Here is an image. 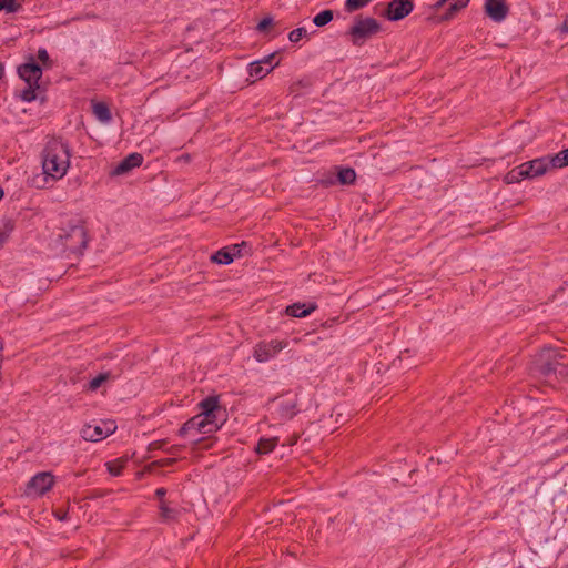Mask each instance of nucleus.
Masks as SVG:
<instances>
[{
	"label": "nucleus",
	"mask_w": 568,
	"mask_h": 568,
	"mask_svg": "<svg viewBox=\"0 0 568 568\" xmlns=\"http://www.w3.org/2000/svg\"><path fill=\"white\" fill-rule=\"evenodd\" d=\"M52 242L64 251L82 254L88 244V234L80 220L68 221L53 234Z\"/></svg>",
	"instance_id": "2"
},
{
	"label": "nucleus",
	"mask_w": 568,
	"mask_h": 568,
	"mask_svg": "<svg viewBox=\"0 0 568 568\" xmlns=\"http://www.w3.org/2000/svg\"><path fill=\"white\" fill-rule=\"evenodd\" d=\"M414 10V0H392L386 9V17L390 21H399Z\"/></svg>",
	"instance_id": "12"
},
{
	"label": "nucleus",
	"mask_w": 568,
	"mask_h": 568,
	"mask_svg": "<svg viewBox=\"0 0 568 568\" xmlns=\"http://www.w3.org/2000/svg\"><path fill=\"white\" fill-rule=\"evenodd\" d=\"M18 73L27 83L39 84V80L42 77V69L38 63L31 60L30 62L20 65L18 68Z\"/></svg>",
	"instance_id": "16"
},
{
	"label": "nucleus",
	"mask_w": 568,
	"mask_h": 568,
	"mask_svg": "<svg viewBox=\"0 0 568 568\" xmlns=\"http://www.w3.org/2000/svg\"><path fill=\"white\" fill-rule=\"evenodd\" d=\"M317 308L316 303L306 306L303 303H294L285 308V314L292 317H305Z\"/></svg>",
	"instance_id": "17"
},
{
	"label": "nucleus",
	"mask_w": 568,
	"mask_h": 568,
	"mask_svg": "<svg viewBox=\"0 0 568 568\" xmlns=\"http://www.w3.org/2000/svg\"><path fill=\"white\" fill-rule=\"evenodd\" d=\"M235 257L234 253H231L229 248H221L212 255L211 260L214 263L227 265L233 262Z\"/></svg>",
	"instance_id": "20"
},
{
	"label": "nucleus",
	"mask_w": 568,
	"mask_h": 568,
	"mask_svg": "<svg viewBox=\"0 0 568 568\" xmlns=\"http://www.w3.org/2000/svg\"><path fill=\"white\" fill-rule=\"evenodd\" d=\"M551 168H564L568 165V148L550 158Z\"/></svg>",
	"instance_id": "24"
},
{
	"label": "nucleus",
	"mask_w": 568,
	"mask_h": 568,
	"mask_svg": "<svg viewBox=\"0 0 568 568\" xmlns=\"http://www.w3.org/2000/svg\"><path fill=\"white\" fill-rule=\"evenodd\" d=\"M170 453H174L175 452V447L174 446H171V448L169 449Z\"/></svg>",
	"instance_id": "45"
},
{
	"label": "nucleus",
	"mask_w": 568,
	"mask_h": 568,
	"mask_svg": "<svg viewBox=\"0 0 568 568\" xmlns=\"http://www.w3.org/2000/svg\"><path fill=\"white\" fill-rule=\"evenodd\" d=\"M287 345L288 343L286 341H262L255 345L253 356L257 362L264 363L274 358L281 351L286 348Z\"/></svg>",
	"instance_id": "7"
},
{
	"label": "nucleus",
	"mask_w": 568,
	"mask_h": 568,
	"mask_svg": "<svg viewBox=\"0 0 568 568\" xmlns=\"http://www.w3.org/2000/svg\"><path fill=\"white\" fill-rule=\"evenodd\" d=\"M562 31L568 32V21H565L561 27Z\"/></svg>",
	"instance_id": "42"
},
{
	"label": "nucleus",
	"mask_w": 568,
	"mask_h": 568,
	"mask_svg": "<svg viewBox=\"0 0 568 568\" xmlns=\"http://www.w3.org/2000/svg\"><path fill=\"white\" fill-rule=\"evenodd\" d=\"M110 378V373H100L89 382L88 389L95 392L104 382Z\"/></svg>",
	"instance_id": "25"
},
{
	"label": "nucleus",
	"mask_w": 568,
	"mask_h": 568,
	"mask_svg": "<svg viewBox=\"0 0 568 568\" xmlns=\"http://www.w3.org/2000/svg\"><path fill=\"white\" fill-rule=\"evenodd\" d=\"M219 428L220 426L205 420V417L202 415H195L182 425L179 433L181 436L186 437L193 433L194 436L200 434H211L216 432Z\"/></svg>",
	"instance_id": "6"
},
{
	"label": "nucleus",
	"mask_w": 568,
	"mask_h": 568,
	"mask_svg": "<svg viewBox=\"0 0 568 568\" xmlns=\"http://www.w3.org/2000/svg\"><path fill=\"white\" fill-rule=\"evenodd\" d=\"M57 518L59 520H64L65 519V514L64 515L63 514H60V515L57 514Z\"/></svg>",
	"instance_id": "43"
},
{
	"label": "nucleus",
	"mask_w": 568,
	"mask_h": 568,
	"mask_svg": "<svg viewBox=\"0 0 568 568\" xmlns=\"http://www.w3.org/2000/svg\"><path fill=\"white\" fill-rule=\"evenodd\" d=\"M54 484V477L49 471H42L34 475L27 485L26 494L28 496L40 497L48 493Z\"/></svg>",
	"instance_id": "8"
},
{
	"label": "nucleus",
	"mask_w": 568,
	"mask_h": 568,
	"mask_svg": "<svg viewBox=\"0 0 568 568\" xmlns=\"http://www.w3.org/2000/svg\"><path fill=\"white\" fill-rule=\"evenodd\" d=\"M277 438H261L256 446V453L260 455L271 453L276 446Z\"/></svg>",
	"instance_id": "23"
},
{
	"label": "nucleus",
	"mask_w": 568,
	"mask_h": 568,
	"mask_svg": "<svg viewBox=\"0 0 568 568\" xmlns=\"http://www.w3.org/2000/svg\"><path fill=\"white\" fill-rule=\"evenodd\" d=\"M274 69V65L266 68L260 61H255L250 63L248 65V74L256 79H263L266 74H268Z\"/></svg>",
	"instance_id": "19"
},
{
	"label": "nucleus",
	"mask_w": 568,
	"mask_h": 568,
	"mask_svg": "<svg viewBox=\"0 0 568 568\" xmlns=\"http://www.w3.org/2000/svg\"><path fill=\"white\" fill-rule=\"evenodd\" d=\"M21 9V4L16 0H0V11L4 10L10 13L18 12Z\"/></svg>",
	"instance_id": "29"
},
{
	"label": "nucleus",
	"mask_w": 568,
	"mask_h": 568,
	"mask_svg": "<svg viewBox=\"0 0 568 568\" xmlns=\"http://www.w3.org/2000/svg\"><path fill=\"white\" fill-rule=\"evenodd\" d=\"M470 0H438L434 4V9L439 12L443 11L439 19L448 21L453 19L457 12L467 7Z\"/></svg>",
	"instance_id": "11"
},
{
	"label": "nucleus",
	"mask_w": 568,
	"mask_h": 568,
	"mask_svg": "<svg viewBox=\"0 0 568 568\" xmlns=\"http://www.w3.org/2000/svg\"><path fill=\"white\" fill-rule=\"evenodd\" d=\"M274 24V20L271 16H266L264 17L256 26V30L258 32H266L268 30L270 27H272Z\"/></svg>",
	"instance_id": "30"
},
{
	"label": "nucleus",
	"mask_w": 568,
	"mask_h": 568,
	"mask_svg": "<svg viewBox=\"0 0 568 568\" xmlns=\"http://www.w3.org/2000/svg\"><path fill=\"white\" fill-rule=\"evenodd\" d=\"M200 406V414L203 417H205V420H209L213 424H216V426L221 427V419L219 418L220 415H223V409L220 405L219 397L216 396H209L199 404Z\"/></svg>",
	"instance_id": "9"
},
{
	"label": "nucleus",
	"mask_w": 568,
	"mask_h": 568,
	"mask_svg": "<svg viewBox=\"0 0 568 568\" xmlns=\"http://www.w3.org/2000/svg\"><path fill=\"white\" fill-rule=\"evenodd\" d=\"M160 516H161L162 521L173 523L179 517V510L169 507L165 501H162L160 504Z\"/></svg>",
	"instance_id": "21"
},
{
	"label": "nucleus",
	"mask_w": 568,
	"mask_h": 568,
	"mask_svg": "<svg viewBox=\"0 0 568 568\" xmlns=\"http://www.w3.org/2000/svg\"><path fill=\"white\" fill-rule=\"evenodd\" d=\"M525 179H527V176L525 175L521 165L519 164L506 173V175L504 176V182L507 184H514L519 183Z\"/></svg>",
	"instance_id": "22"
},
{
	"label": "nucleus",
	"mask_w": 568,
	"mask_h": 568,
	"mask_svg": "<svg viewBox=\"0 0 568 568\" xmlns=\"http://www.w3.org/2000/svg\"><path fill=\"white\" fill-rule=\"evenodd\" d=\"M372 0H345V11L354 12L366 7Z\"/></svg>",
	"instance_id": "27"
},
{
	"label": "nucleus",
	"mask_w": 568,
	"mask_h": 568,
	"mask_svg": "<svg viewBox=\"0 0 568 568\" xmlns=\"http://www.w3.org/2000/svg\"><path fill=\"white\" fill-rule=\"evenodd\" d=\"M71 150L61 138L50 136L41 152L43 174L52 180L62 179L70 168Z\"/></svg>",
	"instance_id": "1"
},
{
	"label": "nucleus",
	"mask_w": 568,
	"mask_h": 568,
	"mask_svg": "<svg viewBox=\"0 0 568 568\" xmlns=\"http://www.w3.org/2000/svg\"><path fill=\"white\" fill-rule=\"evenodd\" d=\"M174 460H175V459H173V458H166V459H162V460L160 462V464H161L162 466H169V465H172V464L174 463Z\"/></svg>",
	"instance_id": "38"
},
{
	"label": "nucleus",
	"mask_w": 568,
	"mask_h": 568,
	"mask_svg": "<svg viewBox=\"0 0 568 568\" xmlns=\"http://www.w3.org/2000/svg\"><path fill=\"white\" fill-rule=\"evenodd\" d=\"M230 251H232L231 253H234L235 256H239L241 253L240 245H233V247Z\"/></svg>",
	"instance_id": "39"
},
{
	"label": "nucleus",
	"mask_w": 568,
	"mask_h": 568,
	"mask_svg": "<svg viewBox=\"0 0 568 568\" xmlns=\"http://www.w3.org/2000/svg\"><path fill=\"white\" fill-rule=\"evenodd\" d=\"M311 337V334H305L304 343H313V339H308Z\"/></svg>",
	"instance_id": "41"
},
{
	"label": "nucleus",
	"mask_w": 568,
	"mask_h": 568,
	"mask_svg": "<svg viewBox=\"0 0 568 568\" xmlns=\"http://www.w3.org/2000/svg\"><path fill=\"white\" fill-rule=\"evenodd\" d=\"M382 24L372 17L357 16L353 26L347 31L351 41L356 47H362L368 39L381 32Z\"/></svg>",
	"instance_id": "4"
},
{
	"label": "nucleus",
	"mask_w": 568,
	"mask_h": 568,
	"mask_svg": "<svg viewBox=\"0 0 568 568\" xmlns=\"http://www.w3.org/2000/svg\"><path fill=\"white\" fill-rule=\"evenodd\" d=\"M311 85V82L308 79H305V80H301L298 82H295L291 85V91L295 94H301L302 93V88H308Z\"/></svg>",
	"instance_id": "31"
},
{
	"label": "nucleus",
	"mask_w": 568,
	"mask_h": 568,
	"mask_svg": "<svg viewBox=\"0 0 568 568\" xmlns=\"http://www.w3.org/2000/svg\"><path fill=\"white\" fill-rule=\"evenodd\" d=\"M313 23L316 26V27H320V13L315 14L313 17Z\"/></svg>",
	"instance_id": "40"
},
{
	"label": "nucleus",
	"mask_w": 568,
	"mask_h": 568,
	"mask_svg": "<svg viewBox=\"0 0 568 568\" xmlns=\"http://www.w3.org/2000/svg\"><path fill=\"white\" fill-rule=\"evenodd\" d=\"M275 58H276V53H271L267 57L260 60V62H262V64L266 68H270L271 65H274V68H275L278 64V61L273 62Z\"/></svg>",
	"instance_id": "33"
},
{
	"label": "nucleus",
	"mask_w": 568,
	"mask_h": 568,
	"mask_svg": "<svg viewBox=\"0 0 568 568\" xmlns=\"http://www.w3.org/2000/svg\"><path fill=\"white\" fill-rule=\"evenodd\" d=\"M12 230V227H9L7 231L0 229V246L3 245V243L7 241L9 236V232Z\"/></svg>",
	"instance_id": "36"
},
{
	"label": "nucleus",
	"mask_w": 568,
	"mask_h": 568,
	"mask_svg": "<svg viewBox=\"0 0 568 568\" xmlns=\"http://www.w3.org/2000/svg\"><path fill=\"white\" fill-rule=\"evenodd\" d=\"M356 181V172L349 166H333L332 170L322 174V186L334 185L336 183L342 185H351Z\"/></svg>",
	"instance_id": "5"
},
{
	"label": "nucleus",
	"mask_w": 568,
	"mask_h": 568,
	"mask_svg": "<svg viewBox=\"0 0 568 568\" xmlns=\"http://www.w3.org/2000/svg\"><path fill=\"white\" fill-rule=\"evenodd\" d=\"M520 165L527 179H532L545 174L551 168V162L548 158H538Z\"/></svg>",
	"instance_id": "13"
},
{
	"label": "nucleus",
	"mask_w": 568,
	"mask_h": 568,
	"mask_svg": "<svg viewBox=\"0 0 568 568\" xmlns=\"http://www.w3.org/2000/svg\"><path fill=\"white\" fill-rule=\"evenodd\" d=\"M92 108L93 114L101 122L108 123L112 119L110 109L104 102H95L93 103Z\"/></svg>",
	"instance_id": "18"
},
{
	"label": "nucleus",
	"mask_w": 568,
	"mask_h": 568,
	"mask_svg": "<svg viewBox=\"0 0 568 568\" xmlns=\"http://www.w3.org/2000/svg\"><path fill=\"white\" fill-rule=\"evenodd\" d=\"M564 355L552 347L544 348L535 358L530 371L540 377H550L557 373H562L565 363Z\"/></svg>",
	"instance_id": "3"
},
{
	"label": "nucleus",
	"mask_w": 568,
	"mask_h": 568,
	"mask_svg": "<svg viewBox=\"0 0 568 568\" xmlns=\"http://www.w3.org/2000/svg\"><path fill=\"white\" fill-rule=\"evenodd\" d=\"M485 12L493 21L501 22L507 18L509 8L506 0H486Z\"/></svg>",
	"instance_id": "14"
},
{
	"label": "nucleus",
	"mask_w": 568,
	"mask_h": 568,
	"mask_svg": "<svg viewBox=\"0 0 568 568\" xmlns=\"http://www.w3.org/2000/svg\"><path fill=\"white\" fill-rule=\"evenodd\" d=\"M310 36V33L307 32V29L304 28V27H300V28H296L294 30H292L290 33H288V40L292 42V43H297L298 41H301L303 38H307Z\"/></svg>",
	"instance_id": "28"
},
{
	"label": "nucleus",
	"mask_w": 568,
	"mask_h": 568,
	"mask_svg": "<svg viewBox=\"0 0 568 568\" xmlns=\"http://www.w3.org/2000/svg\"><path fill=\"white\" fill-rule=\"evenodd\" d=\"M28 88L21 92V99L24 102H32L37 99L36 90L39 89V84L27 83Z\"/></svg>",
	"instance_id": "26"
},
{
	"label": "nucleus",
	"mask_w": 568,
	"mask_h": 568,
	"mask_svg": "<svg viewBox=\"0 0 568 568\" xmlns=\"http://www.w3.org/2000/svg\"><path fill=\"white\" fill-rule=\"evenodd\" d=\"M38 59L43 64H49L50 63V58H49V54H48L45 49H39V51H38Z\"/></svg>",
	"instance_id": "35"
},
{
	"label": "nucleus",
	"mask_w": 568,
	"mask_h": 568,
	"mask_svg": "<svg viewBox=\"0 0 568 568\" xmlns=\"http://www.w3.org/2000/svg\"><path fill=\"white\" fill-rule=\"evenodd\" d=\"M201 439H202L201 437H194V438L192 439V442H193V443H199Z\"/></svg>",
	"instance_id": "44"
},
{
	"label": "nucleus",
	"mask_w": 568,
	"mask_h": 568,
	"mask_svg": "<svg viewBox=\"0 0 568 568\" xmlns=\"http://www.w3.org/2000/svg\"><path fill=\"white\" fill-rule=\"evenodd\" d=\"M333 20L332 10H322V27L329 23Z\"/></svg>",
	"instance_id": "34"
},
{
	"label": "nucleus",
	"mask_w": 568,
	"mask_h": 568,
	"mask_svg": "<svg viewBox=\"0 0 568 568\" xmlns=\"http://www.w3.org/2000/svg\"><path fill=\"white\" fill-rule=\"evenodd\" d=\"M165 495H166V489L163 488V487L158 488L155 490V496L161 500V503L164 501L163 498H164Z\"/></svg>",
	"instance_id": "37"
},
{
	"label": "nucleus",
	"mask_w": 568,
	"mask_h": 568,
	"mask_svg": "<svg viewBox=\"0 0 568 568\" xmlns=\"http://www.w3.org/2000/svg\"><path fill=\"white\" fill-rule=\"evenodd\" d=\"M105 466L112 476H119L122 471V465L118 462H109Z\"/></svg>",
	"instance_id": "32"
},
{
	"label": "nucleus",
	"mask_w": 568,
	"mask_h": 568,
	"mask_svg": "<svg viewBox=\"0 0 568 568\" xmlns=\"http://www.w3.org/2000/svg\"><path fill=\"white\" fill-rule=\"evenodd\" d=\"M115 430L113 423L104 425H84L80 432L81 437L87 442H99Z\"/></svg>",
	"instance_id": "10"
},
{
	"label": "nucleus",
	"mask_w": 568,
	"mask_h": 568,
	"mask_svg": "<svg viewBox=\"0 0 568 568\" xmlns=\"http://www.w3.org/2000/svg\"><path fill=\"white\" fill-rule=\"evenodd\" d=\"M142 163H143L142 154L131 153L112 169L111 175L119 176V175L126 174L132 169L139 168Z\"/></svg>",
	"instance_id": "15"
},
{
	"label": "nucleus",
	"mask_w": 568,
	"mask_h": 568,
	"mask_svg": "<svg viewBox=\"0 0 568 568\" xmlns=\"http://www.w3.org/2000/svg\"><path fill=\"white\" fill-rule=\"evenodd\" d=\"M2 196H3V192H2V191H0V199H1Z\"/></svg>",
	"instance_id": "46"
}]
</instances>
